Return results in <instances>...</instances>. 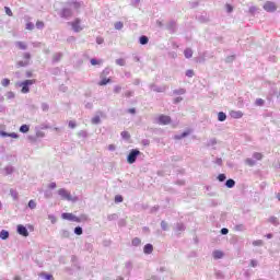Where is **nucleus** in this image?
I'll use <instances>...</instances> for the list:
<instances>
[{
    "instance_id": "a211bd4d",
    "label": "nucleus",
    "mask_w": 280,
    "mask_h": 280,
    "mask_svg": "<svg viewBox=\"0 0 280 280\" xmlns=\"http://www.w3.org/2000/svg\"><path fill=\"white\" fill-rule=\"evenodd\" d=\"M16 47L22 50H25L27 49V44H25L24 42H16Z\"/></svg>"
},
{
    "instance_id": "6e6d98bb",
    "label": "nucleus",
    "mask_w": 280,
    "mask_h": 280,
    "mask_svg": "<svg viewBox=\"0 0 280 280\" xmlns=\"http://www.w3.org/2000/svg\"><path fill=\"white\" fill-rule=\"evenodd\" d=\"M0 135H1V137H10V133L4 132V131H1Z\"/></svg>"
},
{
    "instance_id": "aec40b11",
    "label": "nucleus",
    "mask_w": 280,
    "mask_h": 280,
    "mask_svg": "<svg viewBox=\"0 0 280 280\" xmlns=\"http://www.w3.org/2000/svg\"><path fill=\"white\" fill-rule=\"evenodd\" d=\"M226 187L229 189H233V187H235V180L233 179H228L226 183H225Z\"/></svg>"
},
{
    "instance_id": "7ed1b4c3",
    "label": "nucleus",
    "mask_w": 280,
    "mask_h": 280,
    "mask_svg": "<svg viewBox=\"0 0 280 280\" xmlns=\"http://www.w3.org/2000/svg\"><path fill=\"white\" fill-rule=\"evenodd\" d=\"M32 84H36V79L25 80L20 83V86H22V93H30V86H32Z\"/></svg>"
},
{
    "instance_id": "338daca9",
    "label": "nucleus",
    "mask_w": 280,
    "mask_h": 280,
    "mask_svg": "<svg viewBox=\"0 0 280 280\" xmlns=\"http://www.w3.org/2000/svg\"><path fill=\"white\" fill-rule=\"evenodd\" d=\"M240 229H242V225H237L236 226V230L240 231Z\"/></svg>"
},
{
    "instance_id": "a878e982",
    "label": "nucleus",
    "mask_w": 280,
    "mask_h": 280,
    "mask_svg": "<svg viewBox=\"0 0 280 280\" xmlns=\"http://www.w3.org/2000/svg\"><path fill=\"white\" fill-rule=\"evenodd\" d=\"M36 27H37V30H43V27H45V22H43V21H37V22H36Z\"/></svg>"
},
{
    "instance_id": "6e6552de",
    "label": "nucleus",
    "mask_w": 280,
    "mask_h": 280,
    "mask_svg": "<svg viewBox=\"0 0 280 280\" xmlns=\"http://www.w3.org/2000/svg\"><path fill=\"white\" fill-rule=\"evenodd\" d=\"M18 233H19V235H22L23 237H28L30 236V232L27 231V228H25L22 224L18 225Z\"/></svg>"
},
{
    "instance_id": "bb28decb",
    "label": "nucleus",
    "mask_w": 280,
    "mask_h": 280,
    "mask_svg": "<svg viewBox=\"0 0 280 280\" xmlns=\"http://www.w3.org/2000/svg\"><path fill=\"white\" fill-rule=\"evenodd\" d=\"M189 131L183 132L180 136H175V139H185V137H188Z\"/></svg>"
},
{
    "instance_id": "3c124183",
    "label": "nucleus",
    "mask_w": 280,
    "mask_h": 280,
    "mask_svg": "<svg viewBox=\"0 0 280 280\" xmlns=\"http://www.w3.org/2000/svg\"><path fill=\"white\" fill-rule=\"evenodd\" d=\"M125 97H132V92L130 91L125 92Z\"/></svg>"
},
{
    "instance_id": "2f4dec72",
    "label": "nucleus",
    "mask_w": 280,
    "mask_h": 280,
    "mask_svg": "<svg viewBox=\"0 0 280 280\" xmlns=\"http://www.w3.org/2000/svg\"><path fill=\"white\" fill-rule=\"evenodd\" d=\"M116 65H118L119 67H124V65H126V60H124V59H117V60H116Z\"/></svg>"
},
{
    "instance_id": "c756f323",
    "label": "nucleus",
    "mask_w": 280,
    "mask_h": 280,
    "mask_svg": "<svg viewBox=\"0 0 280 280\" xmlns=\"http://www.w3.org/2000/svg\"><path fill=\"white\" fill-rule=\"evenodd\" d=\"M124 23L122 22H116L115 23V30H122Z\"/></svg>"
},
{
    "instance_id": "c85d7f7f",
    "label": "nucleus",
    "mask_w": 280,
    "mask_h": 280,
    "mask_svg": "<svg viewBox=\"0 0 280 280\" xmlns=\"http://www.w3.org/2000/svg\"><path fill=\"white\" fill-rule=\"evenodd\" d=\"M120 135H121L122 139H130V132H128V131H122Z\"/></svg>"
},
{
    "instance_id": "72a5a7b5",
    "label": "nucleus",
    "mask_w": 280,
    "mask_h": 280,
    "mask_svg": "<svg viewBox=\"0 0 280 280\" xmlns=\"http://www.w3.org/2000/svg\"><path fill=\"white\" fill-rule=\"evenodd\" d=\"M115 202H124V197L121 195H117L115 197Z\"/></svg>"
},
{
    "instance_id": "79ce46f5",
    "label": "nucleus",
    "mask_w": 280,
    "mask_h": 280,
    "mask_svg": "<svg viewBox=\"0 0 280 280\" xmlns=\"http://www.w3.org/2000/svg\"><path fill=\"white\" fill-rule=\"evenodd\" d=\"M68 126H69V128H72V129H73V128H75L77 125H75V121L70 120L69 124H68Z\"/></svg>"
},
{
    "instance_id": "f3484780",
    "label": "nucleus",
    "mask_w": 280,
    "mask_h": 280,
    "mask_svg": "<svg viewBox=\"0 0 280 280\" xmlns=\"http://www.w3.org/2000/svg\"><path fill=\"white\" fill-rule=\"evenodd\" d=\"M106 84H110V79L104 78L98 82V86H106Z\"/></svg>"
},
{
    "instance_id": "69168bd1",
    "label": "nucleus",
    "mask_w": 280,
    "mask_h": 280,
    "mask_svg": "<svg viewBox=\"0 0 280 280\" xmlns=\"http://www.w3.org/2000/svg\"><path fill=\"white\" fill-rule=\"evenodd\" d=\"M271 222H277V218H272V219H271Z\"/></svg>"
},
{
    "instance_id": "49530a36",
    "label": "nucleus",
    "mask_w": 280,
    "mask_h": 280,
    "mask_svg": "<svg viewBox=\"0 0 280 280\" xmlns=\"http://www.w3.org/2000/svg\"><path fill=\"white\" fill-rule=\"evenodd\" d=\"M221 233H222V235H229V229L223 228V229L221 230Z\"/></svg>"
},
{
    "instance_id": "4468645a",
    "label": "nucleus",
    "mask_w": 280,
    "mask_h": 280,
    "mask_svg": "<svg viewBox=\"0 0 280 280\" xmlns=\"http://www.w3.org/2000/svg\"><path fill=\"white\" fill-rule=\"evenodd\" d=\"M213 257L214 259H222L224 257V253H222V250H214Z\"/></svg>"
},
{
    "instance_id": "f8f14e48",
    "label": "nucleus",
    "mask_w": 280,
    "mask_h": 280,
    "mask_svg": "<svg viewBox=\"0 0 280 280\" xmlns=\"http://www.w3.org/2000/svg\"><path fill=\"white\" fill-rule=\"evenodd\" d=\"M68 5H71L72 9H74L77 12H80V8H82V2L71 1L68 2Z\"/></svg>"
},
{
    "instance_id": "8fccbe9b",
    "label": "nucleus",
    "mask_w": 280,
    "mask_h": 280,
    "mask_svg": "<svg viewBox=\"0 0 280 280\" xmlns=\"http://www.w3.org/2000/svg\"><path fill=\"white\" fill-rule=\"evenodd\" d=\"M226 11L228 12H233V7L231 4H226Z\"/></svg>"
},
{
    "instance_id": "1a4fd4ad",
    "label": "nucleus",
    "mask_w": 280,
    "mask_h": 280,
    "mask_svg": "<svg viewBox=\"0 0 280 280\" xmlns=\"http://www.w3.org/2000/svg\"><path fill=\"white\" fill-rule=\"evenodd\" d=\"M30 58H32V55H30V52H25L24 54L25 61H19L18 67H27V65H30Z\"/></svg>"
},
{
    "instance_id": "a19ab883",
    "label": "nucleus",
    "mask_w": 280,
    "mask_h": 280,
    "mask_svg": "<svg viewBox=\"0 0 280 280\" xmlns=\"http://www.w3.org/2000/svg\"><path fill=\"white\" fill-rule=\"evenodd\" d=\"M114 93H121V85H116L114 88Z\"/></svg>"
},
{
    "instance_id": "052dcab7",
    "label": "nucleus",
    "mask_w": 280,
    "mask_h": 280,
    "mask_svg": "<svg viewBox=\"0 0 280 280\" xmlns=\"http://www.w3.org/2000/svg\"><path fill=\"white\" fill-rule=\"evenodd\" d=\"M96 43H97L98 45H102V43H104V39L97 38Z\"/></svg>"
},
{
    "instance_id": "58836bf2",
    "label": "nucleus",
    "mask_w": 280,
    "mask_h": 280,
    "mask_svg": "<svg viewBox=\"0 0 280 280\" xmlns=\"http://www.w3.org/2000/svg\"><path fill=\"white\" fill-rule=\"evenodd\" d=\"M74 233H75V235H82V229L80 226H77L74 229Z\"/></svg>"
},
{
    "instance_id": "4d7b16f0",
    "label": "nucleus",
    "mask_w": 280,
    "mask_h": 280,
    "mask_svg": "<svg viewBox=\"0 0 280 280\" xmlns=\"http://www.w3.org/2000/svg\"><path fill=\"white\" fill-rule=\"evenodd\" d=\"M43 110H49V105L44 104V105H43Z\"/></svg>"
},
{
    "instance_id": "774afa93",
    "label": "nucleus",
    "mask_w": 280,
    "mask_h": 280,
    "mask_svg": "<svg viewBox=\"0 0 280 280\" xmlns=\"http://www.w3.org/2000/svg\"><path fill=\"white\" fill-rule=\"evenodd\" d=\"M179 93H182V94L185 93V90L184 89L179 90Z\"/></svg>"
},
{
    "instance_id": "20e7f679",
    "label": "nucleus",
    "mask_w": 280,
    "mask_h": 280,
    "mask_svg": "<svg viewBox=\"0 0 280 280\" xmlns=\"http://www.w3.org/2000/svg\"><path fill=\"white\" fill-rule=\"evenodd\" d=\"M59 196L61 197V200H68L71 201L73 200V197L71 196V192H69L67 189L65 188H60L58 190Z\"/></svg>"
},
{
    "instance_id": "603ef678",
    "label": "nucleus",
    "mask_w": 280,
    "mask_h": 280,
    "mask_svg": "<svg viewBox=\"0 0 280 280\" xmlns=\"http://www.w3.org/2000/svg\"><path fill=\"white\" fill-rule=\"evenodd\" d=\"M178 102H183V97H176V98L174 100V104H178Z\"/></svg>"
},
{
    "instance_id": "37998d69",
    "label": "nucleus",
    "mask_w": 280,
    "mask_h": 280,
    "mask_svg": "<svg viewBox=\"0 0 280 280\" xmlns=\"http://www.w3.org/2000/svg\"><path fill=\"white\" fill-rule=\"evenodd\" d=\"M91 65L95 67V65H101V61H97V59H91Z\"/></svg>"
},
{
    "instance_id": "393cba45",
    "label": "nucleus",
    "mask_w": 280,
    "mask_h": 280,
    "mask_svg": "<svg viewBox=\"0 0 280 280\" xmlns=\"http://www.w3.org/2000/svg\"><path fill=\"white\" fill-rule=\"evenodd\" d=\"M245 163H246V165H248L249 167L255 166V162H254L253 159H246V160H245Z\"/></svg>"
},
{
    "instance_id": "e2e57ef3",
    "label": "nucleus",
    "mask_w": 280,
    "mask_h": 280,
    "mask_svg": "<svg viewBox=\"0 0 280 280\" xmlns=\"http://www.w3.org/2000/svg\"><path fill=\"white\" fill-rule=\"evenodd\" d=\"M165 226H167V224L165 222H162V228L165 230Z\"/></svg>"
},
{
    "instance_id": "f03ea898",
    "label": "nucleus",
    "mask_w": 280,
    "mask_h": 280,
    "mask_svg": "<svg viewBox=\"0 0 280 280\" xmlns=\"http://www.w3.org/2000/svg\"><path fill=\"white\" fill-rule=\"evenodd\" d=\"M141 154V151H139L138 149H133L130 151V153L127 156V162L132 165V163L137 162V156H139Z\"/></svg>"
},
{
    "instance_id": "864d4df0",
    "label": "nucleus",
    "mask_w": 280,
    "mask_h": 280,
    "mask_svg": "<svg viewBox=\"0 0 280 280\" xmlns=\"http://www.w3.org/2000/svg\"><path fill=\"white\" fill-rule=\"evenodd\" d=\"M253 244H254V246H261L262 242L261 241H255Z\"/></svg>"
},
{
    "instance_id": "f704fd0d",
    "label": "nucleus",
    "mask_w": 280,
    "mask_h": 280,
    "mask_svg": "<svg viewBox=\"0 0 280 280\" xmlns=\"http://www.w3.org/2000/svg\"><path fill=\"white\" fill-rule=\"evenodd\" d=\"M100 121H102L100 116H95L94 118H92V124H100Z\"/></svg>"
},
{
    "instance_id": "de8ad7c7",
    "label": "nucleus",
    "mask_w": 280,
    "mask_h": 280,
    "mask_svg": "<svg viewBox=\"0 0 280 280\" xmlns=\"http://www.w3.org/2000/svg\"><path fill=\"white\" fill-rule=\"evenodd\" d=\"M49 189H56V183L52 182L48 185Z\"/></svg>"
},
{
    "instance_id": "c9c22d12",
    "label": "nucleus",
    "mask_w": 280,
    "mask_h": 280,
    "mask_svg": "<svg viewBox=\"0 0 280 280\" xmlns=\"http://www.w3.org/2000/svg\"><path fill=\"white\" fill-rule=\"evenodd\" d=\"M26 30H28V31L34 30V23L27 22V23H26Z\"/></svg>"
},
{
    "instance_id": "39448f33",
    "label": "nucleus",
    "mask_w": 280,
    "mask_h": 280,
    "mask_svg": "<svg viewBox=\"0 0 280 280\" xmlns=\"http://www.w3.org/2000/svg\"><path fill=\"white\" fill-rule=\"evenodd\" d=\"M158 124H160L161 126H168V124H172V117L167 115H160L158 117Z\"/></svg>"
},
{
    "instance_id": "ea45409f",
    "label": "nucleus",
    "mask_w": 280,
    "mask_h": 280,
    "mask_svg": "<svg viewBox=\"0 0 280 280\" xmlns=\"http://www.w3.org/2000/svg\"><path fill=\"white\" fill-rule=\"evenodd\" d=\"M186 75H187V78H194V75H195L194 70H187Z\"/></svg>"
},
{
    "instance_id": "423d86ee",
    "label": "nucleus",
    "mask_w": 280,
    "mask_h": 280,
    "mask_svg": "<svg viewBox=\"0 0 280 280\" xmlns=\"http://www.w3.org/2000/svg\"><path fill=\"white\" fill-rule=\"evenodd\" d=\"M264 10H266V12H277V4L272 1H267L264 4Z\"/></svg>"
},
{
    "instance_id": "4c0bfd02",
    "label": "nucleus",
    "mask_w": 280,
    "mask_h": 280,
    "mask_svg": "<svg viewBox=\"0 0 280 280\" xmlns=\"http://www.w3.org/2000/svg\"><path fill=\"white\" fill-rule=\"evenodd\" d=\"M28 207H30V209H34L36 207V201L30 200L28 201Z\"/></svg>"
},
{
    "instance_id": "7c9ffc66",
    "label": "nucleus",
    "mask_w": 280,
    "mask_h": 280,
    "mask_svg": "<svg viewBox=\"0 0 280 280\" xmlns=\"http://www.w3.org/2000/svg\"><path fill=\"white\" fill-rule=\"evenodd\" d=\"M2 86H10V79H3L1 81Z\"/></svg>"
},
{
    "instance_id": "dca6fc26",
    "label": "nucleus",
    "mask_w": 280,
    "mask_h": 280,
    "mask_svg": "<svg viewBox=\"0 0 280 280\" xmlns=\"http://www.w3.org/2000/svg\"><path fill=\"white\" fill-rule=\"evenodd\" d=\"M10 237V233L5 230L0 232V240H8Z\"/></svg>"
},
{
    "instance_id": "6ab92c4d",
    "label": "nucleus",
    "mask_w": 280,
    "mask_h": 280,
    "mask_svg": "<svg viewBox=\"0 0 280 280\" xmlns=\"http://www.w3.org/2000/svg\"><path fill=\"white\" fill-rule=\"evenodd\" d=\"M219 121H226V114L224 112H220L218 114Z\"/></svg>"
},
{
    "instance_id": "0e129e2a",
    "label": "nucleus",
    "mask_w": 280,
    "mask_h": 280,
    "mask_svg": "<svg viewBox=\"0 0 280 280\" xmlns=\"http://www.w3.org/2000/svg\"><path fill=\"white\" fill-rule=\"evenodd\" d=\"M5 98L3 96H0V103L3 102Z\"/></svg>"
},
{
    "instance_id": "b1692460",
    "label": "nucleus",
    "mask_w": 280,
    "mask_h": 280,
    "mask_svg": "<svg viewBox=\"0 0 280 280\" xmlns=\"http://www.w3.org/2000/svg\"><path fill=\"white\" fill-rule=\"evenodd\" d=\"M253 156H254V159H255L256 161H261V159H264V154H261V153H259V152H255V153L253 154Z\"/></svg>"
},
{
    "instance_id": "09e8293b",
    "label": "nucleus",
    "mask_w": 280,
    "mask_h": 280,
    "mask_svg": "<svg viewBox=\"0 0 280 280\" xmlns=\"http://www.w3.org/2000/svg\"><path fill=\"white\" fill-rule=\"evenodd\" d=\"M108 150H109L110 152H114V150H116L115 144H109V145H108Z\"/></svg>"
},
{
    "instance_id": "473e14b6",
    "label": "nucleus",
    "mask_w": 280,
    "mask_h": 280,
    "mask_svg": "<svg viewBox=\"0 0 280 280\" xmlns=\"http://www.w3.org/2000/svg\"><path fill=\"white\" fill-rule=\"evenodd\" d=\"M218 180H220V183H224V180H226V175L220 174V175L218 176Z\"/></svg>"
},
{
    "instance_id": "f257e3e1",
    "label": "nucleus",
    "mask_w": 280,
    "mask_h": 280,
    "mask_svg": "<svg viewBox=\"0 0 280 280\" xmlns=\"http://www.w3.org/2000/svg\"><path fill=\"white\" fill-rule=\"evenodd\" d=\"M68 25H70L73 30V32L80 33L82 30H84V26L82 25V20L79 18H75L72 22H69Z\"/></svg>"
},
{
    "instance_id": "680f3d73",
    "label": "nucleus",
    "mask_w": 280,
    "mask_h": 280,
    "mask_svg": "<svg viewBox=\"0 0 280 280\" xmlns=\"http://www.w3.org/2000/svg\"><path fill=\"white\" fill-rule=\"evenodd\" d=\"M27 78H32V71L26 72Z\"/></svg>"
},
{
    "instance_id": "0eeeda50",
    "label": "nucleus",
    "mask_w": 280,
    "mask_h": 280,
    "mask_svg": "<svg viewBox=\"0 0 280 280\" xmlns=\"http://www.w3.org/2000/svg\"><path fill=\"white\" fill-rule=\"evenodd\" d=\"M62 220H69L70 222H80V218L75 217L73 213L65 212L61 214Z\"/></svg>"
},
{
    "instance_id": "bf43d9fd",
    "label": "nucleus",
    "mask_w": 280,
    "mask_h": 280,
    "mask_svg": "<svg viewBox=\"0 0 280 280\" xmlns=\"http://www.w3.org/2000/svg\"><path fill=\"white\" fill-rule=\"evenodd\" d=\"M129 113H130L131 115H135V113H137V110H136L135 108H130V109H129Z\"/></svg>"
},
{
    "instance_id": "c03bdc74",
    "label": "nucleus",
    "mask_w": 280,
    "mask_h": 280,
    "mask_svg": "<svg viewBox=\"0 0 280 280\" xmlns=\"http://www.w3.org/2000/svg\"><path fill=\"white\" fill-rule=\"evenodd\" d=\"M60 58H62V55L58 54L54 56V60L55 62H58V60H60Z\"/></svg>"
},
{
    "instance_id": "9b49d317",
    "label": "nucleus",
    "mask_w": 280,
    "mask_h": 280,
    "mask_svg": "<svg viewBox=\"0 0 280 280\" xmlns=\"http://www.w3.org/2000/svg\"><path fill=\"white\" fill-rule=\"evenodd\" d=\"M61 16H62V19H69L71 16H73V11H71V9H69V8H65L61 11Z\"/></svg>"
},
{
    "instance_id": "2eb2a0df",
    "label": "nucleus",
    "mask_w": 280,
    "mask_h": 280,
    "mask_svg": "<svg viewBox=\"0 0 280 280\" xmlns=\"http://www.w3.org/2000/svg\"><path fill=\"white\" fill-rule=\"evenodd\" d=\"M184 56L185 58H191V56H194V50H191V48H186L184 50Z\"/></svg>"
},
{
    "instance_id": "412c9836",
    "label": "nucleus",
    "mask_w": 280,
    "mask_h": 280,
    "mask_svg": "<svg viewBox=\"0 0 280 280\" xmlns=\"http://www.w3.org/2000/svg\"><path fill=\"white\" fill-rule=\"evenodd\" d=\"M131 244H132V246H141V238L135 237V238L131 241Z\"/></svg>"
},
{
    "instance_id": "ddd939ff",
    "label": "nucleus",
    "mask_w": 280,
    "mask_h": 280,
    "mask_svg": "<svg viewBox=\"0 0 280 280\" xmlns=\"http://www.w3.org/2000/svg\"><path fill=\"white\" fill-rule=\"evenodd\" d=\"M153 250H154V246H152V244L144 245L143 253L145 255H152Z\"/></svg>"
},
{
    "instance_id": "13d9d810",
    "label": "nucleus",
    "mask_w": 280,
    "mask_h": 280,
    "mask_svg": "<svg viewBox=\"0 0 280 280\" xmlns=\"http://www.w3.org/2000/svg\"><path fill=\"white\" fill-rule=\"evenodd\" d=\"M46 280H54V276L47 275V276H46Z\"/></svg>"
},
{
    "instance_id": "e433bc0d",
    "label": "nucleus",
    "mask_w": 280,
    "mask_h": 280,
    "mask_svg": "<svg viewBox=\"0 0 280 280\" xmlns=\"http://www.w3.org/2000/svg\"><path fill=\"white\" fill-rule=\"evenodd\" d=\"M265 102L262 98H257L256 100V106H264Z\"/></svg>"
},
{
    "instance_id": "4be33fe9",
    "label": "nucleus",
    "mask_w": 280,
    "mask_h": 280,
    "mask_svg": "<svg viewBox=\"0 0 280 280\" xmlns=\"http://www.w3.org/2000/svg\"><path fill=\"white\" fill-rule=\"evenodd\" d=\"M149 39L148 36L143 35L140 37V45H148Z\"/></svg>"
},
{
    "instance_id": "a18cd8bd",
    "label": "nucleus",
    "mask_w": 280,
    "mask_h": 280,
    "mask_svg": "<svg viewBox=\"0 0 280 280\" xmlns=\"http://www.w3.org/2000/svg\"><path fill=\"white\" fill-rule=\"evenodd\" d=\"M9 137H11V139H19V135L18 133H9Z\"/></svg>"
},
{
    "instance_id": "5701e85b",
    "label": "nucleus",
    "mask_w": 280,
    "mask_h": 280,
    "mask_svg": "<svg viewBox=\"0 0 280 280\" xmlns=\"http://www.w3.org/2000/svg\"><path fill=\"white\" fill-rule=\"evenodd\" d=\"M20 132H23V133L30 132V126H27V125H22V126L20 127Z\"/></svg>"
},
{
    "instance_id": "cd10ccee",
    "label": "nucleus",
    "mask_w": 280,
    "mask_h": 280,
    "mask_svg": "<svg viewBox=\"0 0 280 280\" xmlns=\"http://www.w3.org/2000/svg\"><path fill=\"white\" fill-rule=\"evenodd\" d=\"M4 11L8 16H13V13H12V10L10 9V7H4Z\"/></svg>"
},
{
    "instance_id": "5fc2aeb1",
    "label": "nucleus",
    "mask_w": 280,
    "mask_h": 280,
    "mask_svg": "<svg viewBox=\"0 0 280 280\" xmlns=\"http://www.w3.org/2000/svg\"><path fill=\"white\" fill-rule=\"evenodd\" d=\"M250 266H252V268H255L257 266V261L256 260H252L250 261Z\"/></svg>"
},
{
    "instance_id": "9d476101",
    "label": "nucleus",
    "mask_w": 280,
    "mask_h": 280,
    "mask_svg": "<svg viewBox=\"0 0 280 280\" xmlns=\"http://www.w3.org/2000/svg\"><path fill=\"white\" fill-rule=\"evenodd\" d=\"M230 116L232 119H242L244 117V113H242V110H231Z\"/></svg>"
}]
</instances>
